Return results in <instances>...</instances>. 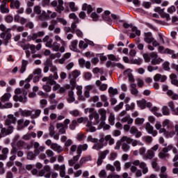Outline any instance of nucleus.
I'll return each instance as SVG.
<instances>
[{"label":"nucleus","instance_id":"f3484780","mask_svg":"<svg viewBox=\"0 0 178 178\" xmlns=\"http://www.w3.org/2000/svg\"><path fill=\"white\" fill-rule=\"evenodd\" d=\"M154 81H160L161 83H165L168 77L165 75H162L161 74H156L153 77Z\"/></svg>","mask_w":178,"mask_h":178},{"label":"nucleus","instance_id":"680f3d73","mask_svg":"<svg viewBox=\"0 0 178 178\" xmlns=\"http://www.w3.org/2000/svg\"><path fill=\"white\" fill-rule=\"evenodd\" d=\"M77 44H78V42L77 40H74L72 42V44L70 46V49L72 50V51H77Z\"/></svg>","mask_w":178,"mask_h":178},{"label":"nucleus","instance_id":"0eeeda50","mask_svg":"<svg viewBox=\"0 0 178 178\" xmlns=\"http://www.w3.org/2000/svg\"><path fill=\"white\" fill-rule=\"evenodd\" d=\"M22 89H20L19 88L15 89V95L13 96V99H14V101H15V102H17V101H19V102H24V103L27 102V96H26V95H27V92L24 91V92H23L24 97H23V96H19V97L17 96V95L22 94Z\"/></svg>","mask_w":178,"mask_h":178},{"label":"nucleus","instance_id":"1a4fd4ad","mask_svg":"<svg viewBox=\"0 0 178 178\" xmlns=\"http://www.w3.org/2000/svg\"><path fill=\"white\" fill-rule=\"evenodd\" d=\"M121 143L131 144L132 147H137V145H144V143H141L140 140H137L127 136H122L121 138Z\"/></svg>","mask_w":178,"mask_h":178},{"label":"nucleus","instance_id":"ea45409f","mask_svg":"<svg viewBox=\"0 0 178 178\" xmlns=\"http://www.w3.org/2000/svg\"><path fill=\"white\" fill-rule=\"evenodd\" d=\"M12 98V95L10 93H5L1 97V101L3 102H8L9 99Z\"/></svg>","mask_w":178,"mask_h":178},{"label":"nucleus","instance_id":"393cba45","mask_svg":"<svg viewBox=\"0 0 178 178\" xmlns=\"http://www.w3.org/2000/svg\"><path fill=\"white\" fill-rule=\"evenodd\" d=\"M87 149H88V145H79L77 148V154L81 156V152H83V151H87Z\"/></svg>","mask_w":178,"mask_h":178},{"label":"nucleus","instance_id":"de8ad7c7","mask_svg":"<svg viewBox=\"0 0 178 178\" xmlns=\"http://www.w3.org/2000/svg\"><path fill=\"white\" fill-rule=\"evenodd\" d=\"M155 156V152L152 151L151 149L147 151V156L146 158L147 159H152Z\"/></svg>","mask_w":178,"mask_h":178},{"label":"nucleus","instance_id":"a19ab883","mask_svg":"<svg viewBox=\"0 0 178 178\" xmlns=\"http://www.w3.org/2000/svg\"><path fill=\"white\" fill-rule=\"evenodd\" d=\"M76 94L79 99H83V86H76Z\"/></svg>","mask_w":178,"mask_h":178},{"label":"nucleus","instance_id":"4468645a","mask_svg":"<svg viewBox=\"0 0 178 178\" xmlns=\"http://www.w3.org/2000/svg\"><path fill=\"white\" fill-rule=\"evenodd\" d=\"M12 133H13V127L8 126V129H1V135L0 136L1 137H5V136H9V134H12Z\"/></svg>","mask_w":178,"mask_h":178},{"label":"nucleus","instance_id":"e433bc0d","mask_svg":"<svg viewBox=\"0 0 178 178\" xmlns=\"http://www.w3.org/2000/svg\"><path fill=\"white\" fill-rule=\"evenodd\" d=\"M83 10H87L88 13H91L92 12V6L90 4L83 3L82 6Z\"/></svg>","mask_w":178,"mask_h":178},{"label":"nucleus","instance_id":"c85d7f7f","mask_svg":"<svg viewBox=\"0 0 178 178\" xmlns=\"http://www.w3.org/2000/svg\"><path fill=\"white\" fill-rule=\"evenodd\" d=\"M95 84L99 87L101 91H105L108 88V85L106 83H101V81L99 80L96 81Z\"/></svg>","mask_w":178,"mask_h":178},{"label":"nucleus","instance_id":"b1692460","mask_svg":"<svg viewBox=\"0 0 178 178\" xmlns=\"http://www.w3.org/2000/svg\"><path fill=\"white\" fill-rule=\"evenodd\" d=\"M45 33L44 31H40L38 33H33L32 35L28 36V41H31V40H35L38 37L44 36Z\"/></svg>","mask_w":178,"mask_h":178},{"label":"nucleus","instance_id":"7c9ffc66","mask_svg":"<svg viewBox=\"0 0 178 178\" xmlns=\"http://www.w3.org/2000/svg\"><path fill=\"white\" fill-rule=\"evenodd\" d=\"M102 19L106 22H111L112 19H111V11L106 10L102 14Z\"/></svg>","mask_w":178,"mask_h":178},{"label":"nucleus","instance_id":"8fccbe9b","mask_svg":"<svg viewBox=\"0 0 178 178\" xmlns=\"http://www.w3.org/2000/svg\"><path fill=\"white\" fill-rule=\"evenodd\" d=\"M53 169H54V170H63L64 169H66V166L65 165V164H63L61 165H59V164H54L53 166Z\"/></svg>","mask_w":178,"mask_h":178},{"label":"nucleus","instance_id":"f03ea898","mask_svg":"<svg viewBox=\"0 0 178 178\" xmlns=\"http://www.w3.org/2000/svg\"><path fill=\"white\" fill-rule=\"evenodd\" d=\"M108 142L109 143L110 145H113V144H115V139H113L111 135H107L102 137L101 139H99V143H102L103 145L97 143L92 147V149H97L98 151V149L104 148V146L108 145Z\"/></svg>","mask_w":178,"mask_h":178},{"label":"nucleus","instance_id":"774afa93","mask_svg":"<svg viewBox=\"0 0 178 178\" xmlns=\"http://www.w3.org/2000/svg\"><path fill=\"white\" fill-rule=\"evenodd\" d=\"M76 126H77V121L75 120H73L71 124H70V130H74Z\"/></svg>","mask_w":178,"mask_h":178},{"label":"nucleus","instance_id":"ddd939ff","mask_svg":"<svg viewBox=\"0 0 178 178\" xmlns=\"http://www.w3.org/2000/svg\"><path fill=\"white\" fill-rule=\"evenodd\" d=\"M150 57L152 58V65H159L163 61L162 58H158V54L155 52H152L150 54Z\"/></svg>","mask_w":178,"mask_h":178},{"label":"nucleus","instance_id":"4c0bfd02","mask_svg":"<svg viewBox=\"0 0 178 178\" xmlns=\"http://www.w3.org/2000/svg\"><path fill=\"white\" fill-rule=\"evenodd\" d=\"M75 98H74V92H73V90H71L68 93V98H67V101L70 104H72V102H74L75 101Z\"/></svg>","mask_w":178,"mask_h":178},{"label":"nucleus","instance_id":"6e6d98bb","mask_svg":"<svg viewBox=\"0 0 178 178\" xmlns=\"http://www.w3.org/2000/svg\"><path fill=\"white\" fill-rule=\"evenodd\" d=\"M136 83H137L138 87H139L140 88H143V87H144L145 83H144V80H143V79L137 78Z\"/></svg>","mask_w":178,"mask_h":178},{"label":"nucleus","instance_id":"4be33fe9","mask_svg":"<svg viewBox=\"0 0 178 178\" xmlns=\"http://www.w3.org/2000/svg\"><path fill=\"white\" fill-rule=\"evenodd\" d=\"M19 45L22 47V48H23V49H31V51H32V54H35V45L34 44H20V43H19Z\"/></svg>","mask_w":178,"mask_h":178},{"label":"nucleus","instance_id":"c9c22d12","mask_svg":"<svg viewBox=\"0 0 178 178\" xmlns=\"http://www.w3.org/2000/svg\"><path fill=\"white\" fill-rule=\"evenodd\" d=\"M65 8L63 7V0H58V4L56 8V12L60 13V12H63Z\"/></svg>","mask_w":178,"mask_h":178},{"label":"nucleus","instance_id":"9b49d317","mask_svg":"<svg viewBox=\"0 0 178 178\" xmlns=\"http://www.w3.org/2000/svg\"><path fill=\"white\" fill-rule=\"evenodd\" d=\"M40 177L50 178L51 177V166L47 165L43 167L39 173Z\"/></svg>","mask_w":178,"mask_h":178},{"label":"nucleus","instance_id":"a18cd8bd","mask_svg":"<svg viewBox=\"0 0 178 178\" xmlns=\"http://www.w3.org/2000/svg\"><path fill=\"white\" fill-rule=\"evenodd\" d=\"M19 112H20V113L22 116H25V117L31 116V114L33 113V111H29V110H22V109H20Z\"/></svg>","mask_w":178,"mask_h":178},{"label":"nucleus","instance_id":"69168bd1","mask_svg":"<svg viewBox=\"0 0 178 178\" xmlns=\"http://www.w3.org/2000/svg\"><path fill=\"white\" fill-rule=\"evenodd\" d=\"M79 48H81L82 49H86V48H88V44L87 43L84 42V41L81 40V41H79Z\"/></svg>","mask_w":178,"mask_h":178},{"label":"nucleus","instance_id":"f8f14e48","mask_svg":"<svg viewBox=\"0 0 178 178\" xmlns=\"http://www.w3.org/2000/svg\"><path fill=\"white\" fill-rule=\"evenodd\" d=\"M145 130L149 134H152L153 137L158 136V131L154 129V127L149 122L146 123Z\"/></svg>","mask_w":178,"mask_h":178},{"label":"nucleus","instance_id":"603ef678","mask_svg":"<svg viewBox=\"0 0 178 178\" xmlns=\"http://www.w3.org/2000/svg\"><path fill=\"white\" fill-rule=\"evenodd\" d=\"M113 165L115 166L117 172H120L122 170V165L120 164V161H114Z\"/></svg>","mask_w":178,"mask_h":178},{"label":"nucleus","instance_id":"412c9836","mask_svg":"<svg viewBox=\"0 0 178 178\" xmlns=\"http://www.w3.org/2000/svg\"><path fill=\"white\" fill-rule=\"evenodd\" d=\"M43 42H45V46L47 47V48H51L54 44V40H52V38H49L48 35H46L43 38Z\"/></svg>","mask_w":178,"mask_h":178},{"label":"nucleus","instance_id":"864d4df0","mask_svg":"<svg viewBox=\"0 0 178 178\" xmlns=\"http://www.w3.org/2000/svg\"><path fill=\"white\" fill-rule=\"evenodd\" d=\"M10 6L12 8H16V9H19V8H20V2L19 1V0L14 1L10 3Z\"/></svg>","mask_w":178,"mask_h":178},{"label":"nucleus","instance_id":"c03bdc74","mask_svg":"<svg viewBox=\"0 0 178 178\" xmlns=\"http://www.w3.org/2000/svg\"><path fill=\"white\" fill-rule=\"evenodd\" d=\"M167 95H168V97H170L171 99H174V100H177L178 99V95L177 94H175L173 92V90H168L167 92Z\"/></svg>","mask_w":178,"mask_h":178},{"label":"nucleus","instance_id":"bf43d9fd","mask_svg":"<svg viewBox=\"0 0 178 178\" xmlns=\"http://www.w3.org/2000/svg\"><path fill=\"white\" fill-rule=\"evenodd\" d=\"M108 154L109 150H104L103 152H101L99 158H101V159H105L106 158V155H108Z\"/></svg>","mask_w":178,"mask_h":178},{"label":"nucleus","instance_id":"20e7f679","mask_svg":"<svg viewBox=\"0 0 178 178\" xmlns=\"http://www.w3.org/2000/svg\"><path fill=\"white\" fill-rule=\"evenodd\" d=\"M85 113H90L89 120L92 123L93 126H97L99 123V114L94 111V108H85Z\"/></svg>","mask_w":178,"mask_h":178},{"label":"nucleus","instance_id":"5fc2aeb1","mask_svg":"<svg viewBox=\"0 0 178 178\" xmlns=\"http://www.w3.org/2000/svg\"><path fill=\"white\" fill-rule=\"evenodd\" d=\"M144 122H145V119L137 118L135 120V124H137L138 126H141L142 124H144Z\"/></svg>","mask_w":178,"mask_h":178},{"label":"nucleus","instance_id":"dca6fc26","mask_svg":"<svg viewBox=\"0 0 178 178\" xmlns=\"http://www.w3.org/2000/svg\"><path fill=\"white\" fill-rule=\"evenodd\" d=\"M129 133L131 134H134L136 138H140V137L143 136V134L141 133V131H138V129L134 126L131 127L129 130Z\"/></svg>","mask_w":178,"mask_h":178},{"label":"nucleus","instance_id":"7ed1b4c3","mask_svg":"<svg viewBox=\"0 0 178 178\" xmlns=\"http://www.w3.org/2000/svg\"><path fill=\"white\" fill-rule=\"evenodd\" d=\"M154 127L156 130H158L159 134H163L165 138H172V137L176 134L175 131H169L165 128H162V123L160 121H156Z\"/></svg>","mask_w":178,"mask_h":178},{"label":"nucleus","instance_id":"f704fd0d","mask_svg":"<svg viewBox=\"0 0 178 178\" xmlns=\"http://www.w3.org/2000/svg\"><path fill=\"white\" fill-rule=\"evenodd\" d=\"M122 122H123L124 123L127 122L128 124H133V122H134V120H133V118H131V117L130 115H127L125 117H124L122 120Z\"/></svg>","mask_w":178,"mask_h":178},{"label":"nucleus","instance_id":"3c124183","mask_svg":"<svg viewBox=\"0 0 178 178\" xmlns=\"http://www.w3.org/2000/svg\"><path fill=\"white\" fill-rule=\"evenodd\" d=\"M91 90H92V86H86V89L84 92V96L86 97V98H90V91H91Z\"/></svg>","mask_w":178,"mask_h":178},{"label":"nucleus","instance_id":"6ab92c4d","mask_svg":"<svg viewBox=\"0 0 178 178\" xmlns=\"http://www.w3.org/2000/svg\"><path fill=\"white\" fill-rule=\"evenodd\" d=\"M0 12L1 13H9V7L6 1H3L0 5Z\"/></svg>","mask_w":178,"mask_h":178},{"label":"nucleus","instance_id":"bb28decb","mask_svg":"<svg viewBox=\"0 0 178 178\" xmlns=\"http://www.w3.org/2000/svg\"><path fill=\"white\" fill-rule=\"evenodd\" d=\"M131 70L128 69L124 72V74L126 77L129 78V81L134 83V76H133V74H131Z\"/></svg>","mask_w":178,"mask_h":178},{"label":"nucleus","instance_id":"58836bf2","mask_svg":"<svg viewBox=\"0 0 178 178\" xmlns=\"http://www.w3.org/2000/svg\"><path fill=\"white\" fill-rule=\"evenodd\" d=\"M120 143L122 151H124V152L130 151L131 147L129 145V143H126V142H122L121 140Z\"/></svg>","mask_w":178,"mask_h":178},{"label":"nucleus","instance_id":"79ce46f5","mask_svg":"<svg viewBox=\"0 0 178 178\" xmlns=\"http://www.w3.org/2000/svg\"><path fill=\"white\" fill-rule=\"evenodd\" d=\"M137 104L140 109H145V106H147V102L145 99H141L137 102Z\"/></svg>","mask_w":178,"mask_h":178},{"label":"nucleus","instance_id":"72a5a7b5","mask_svg":"<svg viewBox=\"0 0 178 178\" xmlns=\"http://www.w3.org/2000/svg\"><path fill=\"white\" fill-rule=\"evenodd\" d=\"M51 148L54 151H56V152H58V153L62 152V151H63V149L62 148V147L59 146V145L56 143H52L51 145Z\"/></svg>","mask_w":178,"mask_h":178},{"label":"nucleus","instance_id":"39448f33","mask_svg":"<svg viewBox=\"0 0 178 178\" xmlns=\"http://www.w3.org/2000/svg\"><path fill=\"white\" fill-rule=\"evenodd\" d=\"M33 145L35 148L34 153L29 152L27 154V159H29V161L34 159L35 156L40 155V152H44V151H45V147L44 146H40L38 142L33 143Z\"/></svg>","mask_w":178,"mask_h":178},{"label":"nucleus","instance_id":"423d86ee","mask_svg":"<svg viewBox=\"0 0 178 178\" xmlns=\"http://www.w3.org/2000/svg\"><path fill=\"white\" fill-rule=\"evenodd\" d=\"M83 122L86 124L87 131H89L90 133H94V131H97V128L94 127V124H92V122H91L90 120H88V118L87 117H85V118L81 117L78 118L76 123L81 124Z\"/></svg>","mask_w":178,"mask_h":178},{"label":"nucleus","instance_id":"2eb2a0df","mask_svg":"<svg viewBox=\"0 0 178 178\" xmlns=\"http://www.w3.org/2000/svg\"><path fill=\"white\" fill-rule=\"evenodd\" d=\"M1 150V154H0V161H5V159H8V154H9V149L6 147H4L2 149V147L0 146V151Z\"/></svg>","mask_w":178,"mask_h":178},{"label":"nucleus","instance_id":"49530a36","mask_svg":"<svg viewBox=\"0 0 178 178\" xmlns=\"http://www.w3.org/2000/svg\"><path fill=\"white\" fill-rule=\"evenodd\" d=\"M33 79V74H30L27 79H26L24 81H19V86L20 87H23L24 86L25 83H30L31 81V79Z\"/></svg>","mask_w":178,"mask_h":178},{"label":"nucleus","instance_id":"2f4dec72","mask_svg":"<svg viewBox=\"0 0 178 178\" xmlns=\"http://www.w3.org/2000/svg\"><path fill=\"white\" fill-rule=\"evenodd\" d=\"M87 162L86 161L85 159L83 157H81L79 160V163H76L74 165V169H75V170H77V169H80V168H81V166H83V165H84V163H86Z\"/></svg>","mask_w":178,"mask_h":178},{"label":"nucleus","instance_id":"c756f323","mask_svg":"<svg viewBox=\"0 0 178 178\" xmlns=\"http://www.w3.org/2000/svg\"><path fill=\"white\" fill-rule=\"evenodd\" d=\"M98 113H99L102 122H105L106 120V110L104 108H99L98 111Z\"/></svg>","mask_w":178,"mask_h":178},{"label":"nucleus","instance_id":"a878e982","mask_svg":"<svg viewBox=\"0 0 178 178\" xmlns=\"http://www.w3.org/2000/svg\"><path fill=\"white\" fill-rule=\"evenodd\" d=\"M51 13H52V11L47 10V13L45 11H42V15L39 17V20H44V19H48L51 18Z\"/></svg>","mask_w":178,"mask_h":178},{"label":"nucleus","instance_id":"052dcab7","mask_svg":"<svg viewBox=\"0 0 178 178\" xmlns=\"http://www.w3.org/2000/svg\"><path fill=\"white\" fill-rule=\"evenodd\" d=\"M10 155L9 157L10 161H15L16 159V149H13L10 151Z\"/></svg>","mask_w":178,"mask_h":178},{"label":"nucleus","instance_id":"6e6552de","mask_svg":"<svg viewBox=\"0 0 178 178\" xmlns=\"http://www.w3.org/2000/svg\"><path fill=\"white\" fill-rule=\"evenodd\" d=\"M52 74H50L49 76H45L42 78V81H46L47 84H50V86H53V91H57L60 88V85L56 83L54 80L52 79Z\"/></svg>","mask_w":178,"mask_h":178},{"label":"nucleus","instance_id":"5701e85b","mask_svg":"<svg viewBox=\"0 0 178 178\" xmlns=\"http://www.w3.org/2000/svg\"><path fill=\"white\" fill-rule=\"evenodd\" d=\"M56 127L58 129L60 134H65L66 133V127L63 123H57Z\"/></svg>","mask_w":178,"mask_h":178},{"label":"nucleus","instance_id":"cd10ccee","mask_svg":"<svg viewBox=\"0 0 178 178\" xmlns=\"http://www.w3.org/2000/svg\"><path fill=\"white\" fill-rule=\"evenodd\" d=\"M16 122V118L13 115H8L7 119L6 120V126H10L12 123H15Z\"/></svg>","mask_w":178,"mask_h":178},{"label":"nucleus","instance_id":"e2e57ef3","mask_svg":"<svg viewBox=\"0 0 178 178\" xmlns=\"http://www.w3.org/2000/svg\"><path fill=\"white\" fill-rule=\"evenodd\" d=\"M108 122L111 124H115V114L111 113L108 117Z\"/></svg>","mask_w":178,"mask_h":178},{"label":"nucleus","instance_id":"473e14b6","mask_svg":"<svg viewBox=\"0 0 178 178\" xmlns=\"http://www.w3.org/2000/svg\"><path fill=\"white\" fill-rule=\"evenodd\" d=\"M80 154H77L76 156H74L72 159H70L68 161L69 166H73L74 165H76V162L80 159Z\"/></svg>","mask_w":178,"mask_h":178},{"label":"nucleus","instance_id":"338daca9","mask_svg":"<svg viewBox=\"0 0 178 178\" xmlns=\"http://www.w3.org/2000/svg\"><path fill=\"white\" fill-rule=\"evenodd\" d=\"M142 140H143V141L145 143H148V144L152 143V138L149 136H143Z\"/></svg>","mask_w":178,"mask_h":178},{"label":"nucleus","instance_id":"4d7b16f0","mask_svg":"<svg viewBox=\"0 0 178 178\" xmlns=\"http://www.w3.org/2000/svg\"><path fill=\"white\" fill-rule=\"evenodd\" d=\"M102 101H103V102H104V106L106 107V106H109V102H108V98L106 97V96H105V95H102L100 97Z\"/></svg>","mask_w":178,"mask_h":178},{"label":"nucleus","instance_id":"aec40b11","mask_svg":"<svg viewBox=\"0 0 178 178\" xmlns=\"http://www.w3.org/2000/svg\"><path fill=\"white\" fill-rule=\"evenodd\" d=\"M144 41L147 44H151L154 41V37H152V33L150 32L144 33Z\"/></svg>","mask_w":178,"mask_h":178},{"label":"nucleus","instance_id":"09e8293b","mask_svg":"<svg viewBox=\"0 0 178 178\" xmlns=\"http://www.w3.org/2000/svg\"><path fill=\"white\" fill-rule=\"evenodd\" d=\"M150 111L152 112H154L155 116L157 118H159L160 116H162V114L161 113H158V111H159V108L156 106H153L150 108Z\"/></svg>","mask_w":178,"mask_h":178},{"label":"nucleus","instance_id":"13d9d810","mask_svg":"<svg viewBox=\"0 0 178 178\" xmlns=\"http://www.w3.org/2000/svg\"><path fill=\"white\" fill-rule=\"evenodd\" d=\"M90 17L93 22H98L99 20V16L97 13H92Z\"/></svg>","mask_w":178,"mask_h":178},{"label":"nucleus","instance_id":"a211bd4d","mask_svg":"<svg viewBox=\"0 0 178 178\" xmlns=\"http://www.w3.org/2000/svg\"><path fill=\"white\" fill-rule=\"evenodd\" d=\"M163 126V129L166 127L168 130H172L173 129V123L171 122L170 120L165 119L163 121L161 127Z\"/></svg>","mask_w":178,"mask_h":178},{"label":"nucleus","instance_id":"0e129e2a","mask_svg":"<svg viewBox=\"0 0 178 178\" xmlns=\"http://www.w3.org/2000/svg\"><path fill=\"white\" fill-rule=\"evenodd\" d=\"M69 6L72 12H76V10H78V8L77 7H76V4L74 3V2H70Z\"/></svg>","mask_w":178,"mask_h":178},{"label":"nucleus","instance_id":"f257e3e1","mask_svg":"<svg viewBox=\"0 0 178 178\" xmlns=\"http://www.w3.org/2000/svg\"><path fill=\"white\" fill-rule=\"evenodd\" d=\"M132 165L130 170L131 173H134L136 177H141L143 175H147L149 170L148 165L144 161H140V160H135L132 162Z\"/></svg>","mask_w":178,"mask_h":178},{"label":"nucleus","instance_id":"9d476101","mask_svg":"<svg viewBox=\"0 0 178 178\" xmlns=\"http://www.w3.org/2000/svg\"><path fill=\"white\" fill-rule=\"evenodd\" d=\"M61 45L62 47H60V44L59 43L54 42L52 44V47L50 48H51L53 51H55L56 52H58V51H60V52L63 53L65 52L66 42L64 40H61Z\"/></svg>","mask_w":178,"mask_h":178},{"label":"nucleus","instance_id":"37998d69","mask_svg":"<svg viewBox=\"0 0 178 178\" xmlns=\"http://www.w3.org/2000/svg\"><path fill=\"white\" fill-rule=\"evenodd\" d=\"M130 63L131 65H140L143 63V59L141 58H132L130 60Z\"/></svg>","mask_w":178,"mask_h":178}]
</instances>
